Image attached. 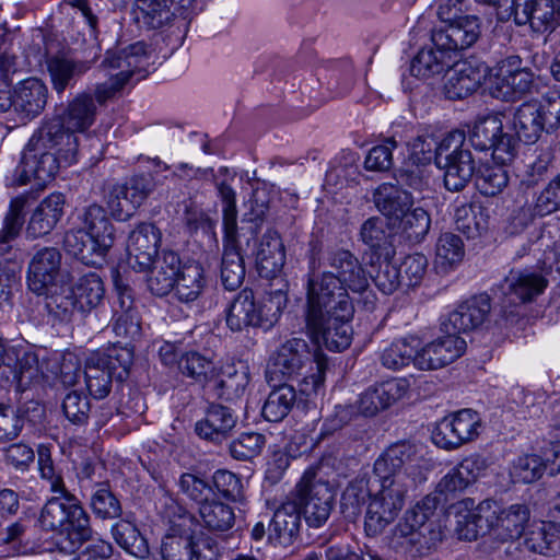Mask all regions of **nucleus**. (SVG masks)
Segmentation results:
<instances>
[{"label":"nucleus","instance_id":"nucleus-52","mask_svg":"<svg viewBox=\"0 0 560 560\" xmlns=\"http://www.w3.org/2000/svg\"><path fill=\"white\" fill-rule=\"evenodd\" d=\"M92 362L106 368L115 380L124 382L130 372L133 362V347L125 345L124 347H114L107 353H93L91 354Z\"/></svg>","mask_w":560,"mask_h":560},{"label":"nucleus","instance_id":"nucleus-49","mask_svg":"<svg viewBox=\"0 0 560 560\" xmlns=\"http://www.w3.org/2000/svg\"><path fill=\"white\" fill-rule=\"evenodd\" d=\"M523 536V545L528 551L544 556L555 552L558 534L550 523L529 521Z\"/></svg>","mask_w":560,"mask_h":560},{"label":"nucleus","instance_id":"nucleus-46","mask_svg":"<svg viewBox=\"0 0 560 560\" xmlns=\"http://www.w3.org/2000/svg\"><path fill=\"white\" fill-rule=\"evenodd\" d=\"M465 256L464 243L457 234L442 233L435 244L434 268L439 273H448L455 269Z\"/></svg>","mask_w":560,"mask_h":560},{"label":"nucleus","instance_id":"nucleus-42","mask_svg":"<svg viewBox=\"0 0 560 560\" xmlns=\"http://www.w3.org/2000/svg\"><path fill=\"white\" fill-rule=\"evenodd\" d=\"M540 107L536 102L523 103L514 113L512 128L518 140L525 143H535L546 131L541 120Z\"/></svg>","mask_w":560,"mask_h":560},{"label":"nucleus","instance_id":"nucleus-14","mask_svg":"<svg viewBox=\"0 0 560 560\" xmlns=\"http://www.w3.org/2000/svg\"><path fill=\"white\" fill-rule=\"evenodd\" d=\"M65 510L57 532L63 538L57 544V548L61 553L73 555L92 538L93 529L90 515L73 493H67Z\"/></svg>","mask_w":560,"mask_h":560},{"label":"nucleus","instance_id":"nucleus-26","mask_svg":"<svg viewBox=\"0 0 560 560\" xmlns=\"http://www.w3.org/2000/svg\"><path fill=\"white\" fill-rule=\"evenodd\" d=\"M408 390L405 378H392L365 389L358 401L357 410L364 417H373L402 398Z\"/></svg>","mask_w":560,"mask_h":560},{"label":"nucleus","instance_id":"nucleus-22","mask_svg":"<svg viewBox=\"0 0 560 560\" xmlns=\"http://www.w3.org/2000/svg\"><path fill=\"white\" fill-rule=\"evenodd\" d=\"M547 285L548 280L538 270L512 269L498 289L511 304H524L540 295Z\"/></svg>","mask_w":560,"mask_h":560},{"label":"nucleus","instance_id":"nucleus-64","mask_svg":"<svg viewBox=\"0 0 560 560\" xmlns=\"http://www.w3.org/2000/svg\"><path fill=\"white\" fill-rule=\"evenodd\" d=\"M266 444V438L258 432H243L230 443V454L237 460H250L258 456Z\"/></svg>","mask_w":560,"mask_h":560},{"label":"nucleus","instance_id":"nucleus-50","mask_svg":"<svg viewBox=\"0 0 560 560\" xmlns=\"http://www.w3.org/2000/svg\"><path fill=\"white\" fill-rule=\"evenodd\" d=\"M48 372L51 374V384L59 381L63 386H73L80 376L81 364L79 358L72 352H48Z\"/></svg>","mask_w":560,"mask_h":560},{"label":"nucleus","instance_id":"nucleus-23","mask_svg":"<svg viewBox=\"0 0 560 560\" xmlns=\"http://www.w3.org/2000/svg\"><path fill=\"white\" fill-rule=\"evenodd\" d=\"M486 69L482 63L454 58L444 83L446 98L463 100L471 95L481 85Z\"/></svg>","mask_w":560,"mask_h":560},{"label":"nucleus","instance_id":"nucleus-11","mask_svg":"<svg viewBox=\"0 0 560 560\" xmlns=\"http://www.w3.org/2000/svg\"><path fill=\"white\" fill-rule=\"evenodd\" d=\"M512 18L516 25L528 24L534 33L545 35V44L560 38V13L553 0H515Z\"/></svg>","mask_w":560,"mask_h":560},{"label":"nucleus","instance_id":"nucleus-5","mask_svg":"<svg viewBox=\"0 0 560 560\" xmlns=\"http://www.w3.org/2000/svg\"><path fill=\"white\" fill-rule=\"evenodd\" d=\"M150 52L143 42H137L124 48L108 49L101 68L107 71L108 80L95 88V98L100 105L112 100L132 77L139 81L149 72Z\"/></svg>","mask_w":560,"mask_h":560},{"label":"nucleus","instance_id":"nucleus-31","mask_svg":"<svg viewBox=\"0 0 560 560\" xmlns=\"http://www.w3.org/2000/svg\"><path fill=\"white\" fill-rule=\"evenodd\" d=\"M180 258L173 250H163L153 260L147 278L148 289L156 296L167 295L182 270Z\"/></svg>","mask_w":560,"mask_h":560},{"label":"nucleus","instance_id":"nucleus-60","mask_svg":"<svg viewBox=\"0 0 560 560\" xmlns=\"http://www.w3.org/2000/svg\"><path fill=\"white\" fill-rule=\"evenodd\" d=\"M398 221L402 235L415 244L423 241L431 226L430 214L421 207L410 209Z\"/></svg>","mask_w":560,"mask_h":560},{"label":"nucleus","instance_id":"nucleus-2","mask_svg":"<svg viewBox=\"0 0 560 560\" xmlns=\"http://www.w3.org/2000/svg\"><path fill=\"white\" fill-rule=\"evenodd\" d=\"M308 247L306 323L318 325L327 314H337L339 318H352L354 307L349 292L334 278L332 273L319 270L320 242L311 240Z\"/></svg>","mask_w":560,"mask_h":560},{"label":"nucleus","instance_id":"nucleus-28","mask_svg":"<svg viewBox=\"0 0 560 560\" xmlns=\"http://www.w3.org/2000/svg\"><path fill=\"white\" fill-rule=\"evenodd\" d=\"M225 322L236 332L249 327H266L259 302L252 289L245 288L234 296L226 310Z\"/></svg>","mask_w":560,"mask_h":560},{"label":"nucleus","instance_id":"nucleus-51","mask_svg":"<svg viewBox=\"0 0 560 560\" xmlns=\"http://www.w3.org/2000/svg\"><path fill=\"white\" fill-rule=\"evenodd\" d=\"M202 524L206 528L213 532H226L235 523V514L232 506L223 503L214 497L198 508Z\"/></svg>","mask_w":560,"mask_h":560},{"label":"nucleus","instance_id":"nucleus-48","mask_svg":"<svg viewBox=\"0 0 560 560\" xmlns=\"http://www.w3.org/2000/svg\"><path fill=\"white\" fill-rule=\"evenodd\" d=\"M162 560H192L194 559V535L190 529L179 530L172 527L163 539L160 547Z\"/></svg>","mask_w":560,"mask_h":560},{"label":"nucleus","instance_id":"nucleus-41","mask_svg":"<svg viewBox=\"0 0 560 560\" xmlns=\"http://www.w3.org/2000/svg\"><path fill=\"white\" fill-rule=\"evenodd\" d=\"M457 231L468 240H476L489 231L490 215L487 208L475 203H463L454 213Z\"/></svg>","mask_w":560,"mask_h":560},{"label":"nucleus","instance_id":"nucleus-24","mask_svg":"<svg viewBox=\"0 0 560 560\" xmlns=\"http://www.w3.org/2000/svg\"><path fill=\"white\" fill-rule=\"evenodd\" d=\"M161 232L152 223L139 224L129 235L128 264L138 271H145L156 258Z\"/></svg>","mask_w":560,"mask_h":560},{"label":"nucleus","instance_id":"nucleus-9","mask_svg":"<svg viewBox=\"0 0 560 560\" xmlns=\"http://www.w3.org/2000/svg\"><path fill=\"white\" fill-rule=\"evenodd\" d=\"M440 154L442 162L438 166L444 170V186L450 191H460L476 173V161L465 143V133L454 130L442 139Z\"/></svg>","mask_w":560,"mask_h":560},{"label":"nucleus","instance_id":"nucleus-36","mask_svg":"<svg viewBox=\"0 0 560 560\" xmlns=\"http://www.w3.org/2000/svg\"><path fill=\"white\" fill-rule=\"evenodd\" d=\"M47 97L48 89L42 80L26 79L15 88V113L21 120H31L44 110Z\"/></svg>","mask_w":560,"mask_h":560},{"label":"nucleus","instance_id":"nucleus-57","mask_svg":"<svg viewBox=\"0 0 560 560\" xmlns=\"http://www.w3.org/2000/svg\"><path fill=\"white\" fill-rule=\"evenodd\" d=\"M545 471L549 472L547 457L532 454L520 456L513 463L510 474L514 482L530 483L541 478Z\"/></svg>","mask_w":560,"mask_h":560},{"label":"nucleus","instance_id":"nucleus-40","mask_svg":"<svg viewBox=\"0 0 560 560\" xmlns=\"http://www.w3.org/2000/svg\"><path fill=\"white\" fill-rule=\"evenodd\" d=\"M135 15L137 22L149 30L175 25L176 13L171 0H135Z\"/></svg>","mask_w":560,"mask_h":560},{"label":"nucleus","instance_id":"nucleus-8","mask_svg":"<svg viewBox=\"0 0 560 560\" xmlns=\"http://www.w3.org/2000/svg\"><path fill=\"white\" fill-rule=\"evenodd\" d=\"M483 520L488 523L490 540L503 545L518 540L530 521V509L525 503L503 505L497 500L485 499L481 501Z\"/></svg>","mask_w":560,"mask_h":560},{"label":"nucleus","instance_id":"nucleus-55","mask_svg":"<svg viewBox=\"0 0 560 560\" xmlns=\"http://www.w3.org/2000/svg\"><path fill=\"white\" fill-rule=\"evenodd\" d=\"M503 122L497 115L479 117L470 131L469 141L479 151H489L501 132Z\"/></svg>","mask_w":560,"mask_h":560},{"label":"nucleus","instance_id":"nucleus-15","mask_svg":"<svg viewBox=\"0 0 560 560\" xmlns=\"http://www.w3.org/2000/svg\"><path fill=\"white\" fill-rule=\"evenodd\" d=\"M62 255L57 247L36 249L27 267V287L37 295H48L62 281Z\"/></svg>","mask_w":560,"mask_h":560},{"label":"nucleus","instance_id":"nucleus-44","mask_svg":"<svg viewBox=\"0 0 560 560\" xmlns=\"http://www.w3.org/2000/svg\"><path fill=\"white\" fill-rule=\"evenodd\" d=\"M248 383L249 378L246 372L229 366L220 373L215 372V376L207 389L217 398L232 401L244 395Z\"/></svg>","mask_w":560,"mask_h":560},{"label":"nucleus","instance_id":"nucleus-7","mask_svg":"<svg viewBox=\"0 0 560 560\" xmlns=\"http://www.w3.org/2000/svg\"><path fill=\"white\" fill-rule=\"evenodd\" d=\"M375 483L364 515V532L369 537L382 535L398 517L409 491L408 482L395 478L375 477Z\"/></svg>","mask_w":560,"mask_h":560},{"label":"nucleus","instance_id":"nucleus-27","mask_svg":"<svg viewBox=\"0 0 560 560\" xmlns=\"http://www.w3.org/2000/svg\"><path fill=\"white\" fill-rule=\"evenodd\" d=\"M301 509L295 500H287L273 513L268 524V541L278 547H289L299 538Z\"/></svg>","mask_w":560,"mask_h":560},{"label":"nucleus","instance_id":"nucleus-53","mask_svg":"<svg viewBox=\"0 0 560 560\" xmlns=\"http://www.w3.org/2000/svg\"><path fill=\"white\" fill-rule=\"evenodd\" d=\"M178 369L185 376L205 388H208L217 372L214 363L197 351L183 353L178 360Z\"/></svg>","mask_w":560,"mask_h":560},{"label":"nucleus","instance_id":"nucleus-56","mask_svg":"<svg viewBox=\"0 0 560 560\" xmlns=\"http://www.w3.org/2000/svg\"><path fill=\"white\" fill-rule=\"evenodd\" d=\"M90 505L95 516L102 520L117 518L122 513L119 500L106 482L96 485L91 495Z\"/></svg>","mask_w":560,"mask_h":560},{"label":"nucleus","instance_id":"nucleus-62","mask_svg":"<svg viewBox=\"0 0 560 560\" xmlns=\"http://www.w3.org/2000/svg\"><path fill=\"white\" fill-rule=\"evenodd\" d=\"M276 281L277 288L275 290L270 289L266 291V298L261 303L259 302V307L261 310V315H264L266 327H271L278 322L288 302L285 290L287 283L282 277H279Z\"/></svg>","mask_w":560,"mask_h":560},{"label":"nucleus","instance_id":"nucleus-21","mask_svg":"<svg viewBox=\"0 0 560 560\" xmlns=\"http://www.w3.org/2000/svg\"><path fill=\"white\" fill-rule=\"evenodd\" d=\"M491 311V300L488 294H479L459 304L441 323L443 332L460 336L477 329L488 318Z\"/></svg>","mask_w":560,"mask_h":560},{"label":"nucleus","instance_id":"nucleus-45","mask_svg":"<svg viewBox=\"0 0 560 560\" xmlns=\"http://www.w3.org/2000/svg\"><path fill=\"white\" fill-rule=\"evenodd\" d=\"M72 293L77 298V308H79V313H90L104 302V282L96 272H89L80 277L72 288Z\"/></svg>","mask_w":560,"mask_h":560},{"label":"nucleus","instance_id":"nucleus-33","mask_svg":"<svg viewBox=\"0 0 560 560\" xmlns=\"http://www.w3.org/2000/svg\"><path fill=\"white\" fill-rule=\"evenodd\" d=\"M442 504V498L436 493H429L412 508L406 511L404 517L394 528V535L401 538H410L411 542H416L415 536L427 523L435 516L438 508Z\"/></svg>","mask_w":560,"mask_h":560},{"label":"nucleus","instance_id":"nucleus-35","mask_svg":"<svg viewBox=\"0 0 560 560\" xmlns=\"http://www.w3.org/2000/svg\"><path fill=\"white\" fill-rule=\"evenodd\" d=\"M95 54L90 60H72L66 57L52 56L47 59V71L54 90L61 94L72 82L83 73H85L92 63L100 57L101 47L95 45Z\"/></svg>","mask_w":560,"mask_h":560},{"label":"nucleus","instance_id":"nucleus-6","mask_svg":"<svg viewBox=\"0 0 560 560\" xmlns=\"http://www.w3.org/2000/svg\"><path fill=\"white\" fill-rule=\"evenodd\" d=\"M220 199L223 203V250L220 279L224 289H238L246 275L244 249L237 236V210L235 191L225 183L219 184Z\"/></svg>","mask_w":560,"mask_h":560},{"label":"nucleus","instance_id":"nucleus-61","mask_svg":"<svg viewBox=\"0 0 560 560\" xmlns=\"http://www.w3.org/2000/svg\"><path fill=\"white\" fill-rule=\"evenodd\" d=\"M416 354L415 347L407 339H398L382 351L380 360L384 368L397 371L411 362L415 364Z\"/></svg>","mask_w":560,"mask_h":560},{"label":"nucleus","instance_id":"nucleus-19","mask_svg":"<svg viewBox=\"0 0 560 560\" xmlns=\"http://www.w3.org/2000/svg\"><path fill=\"white\" fill-rule=\"evenodd\" d=\"M480 34V19L476 15H467L452 24L435 26L431 33V40L433 45L448 50L456 58L459 51L471 47Z\"/></svg>","mask_w":560,"mask_h":560},{"label":"nucleus","instance_id":"nucleus-4","mask_svg":"<svg viewBox=\"0 0 560 560\" xmlns=\"http://www.w3.org/2000/svg\"><path fill=\"white\" fill-rule=\"evenodd\" d=\"M80 225L66 232L63 248L86 266H102L114 245V226L103 207L93 203L79 214Z\"/></svg>","mask_w":560,"mask_h":560},{"label":"nucleus","instance_id":"nucleus-37","mask_svg":"<svg viewBox=\"0 0 560 560\" xmlns=\"http://www.w3.org/2000/svg\"><path fill=\"white\" fill-rule=\"evenodd\" d=\"M373 201L384 217L396 222L412 208L413 196L398 185L383 183L374 190Z\"/></svg>","mask_w":560,"mask_h":560},{"label":"nucleus","instance_id":"nucleus-59","mask_svg":"<svg viewBox=\"0 0 560 560\" xmlns=\"http://www.w3.org/2000/svg\"><path fill=\"white\" fill-rule=\"evenodd\" d=\"M84 377L86 388L95 399H103L109 394L113 378H115L106 368L97 362H92L91 355L85 363Z\"/></svg>","mask_w":560,"mask_h":560},{"label":"nucleus","instance_id":"nucleus-10","mask_svg":"<svg viewBox=\"0 0 560 560\" xmlns=\"http://www.w3.org/2000/svg\"><path fill=\"white\" fill-rule=\"evenodd\" d=\"M294 499L301 509L305 523L313 528H320L328 521L334 502V492L329 483L317 478L315 469H307L296 485Z\"/></svg>","mask_w":560,"mask_h":560},{"label":"nucleus","instance_id":"nucleus-30","mask_svg":"<svg viewBox=\"0 0 560 560\" xmlns=\"http://www.w3.org/2000/svg\"><path fill=\"white\" fill-rule=\"evenodd\" d=\"M285 264V248L280 234L267 230L260 238L256 252V268L261 278L277 280Z\"/></svg>","mask_w":560,"mask_h":560},{"label":"nucleus","instance_id":"nucleus-3","mask_svg":"<svg viewBox=\"0 0 560 560\" xmlns=\"http://www.w3.org/2000/svg\"><path fill=\"white\" fill-rule=\"evenodd\" d=\"M328 358L311 351L306 340L292 338L281 343L269 359L266 380L268 384L287 382L302 377L305 385L317 392L325 382Z\"/></svg>","mask_w":560,"mask_h":560},{"label":"nucleus","instance_id":"nucleus-63","mask_svg":"<svg viewBox=\"0 0 560 560\" xmlns=\"http://www.w3.org/2000/svg\"><path fill=\"white\" fill-rule=\"evenodd\" d=\"M38 470L50 492L56 495L71 493L63 481L62 470L54 464L49 448L43 445L38 448Z\"/></svg>","mask_w":560,"mask_h":560},{"label":"nucleus","instance_id":"nucleus-12","mask_svg":"<svg viewBox=\"0 0 560 560\" xmlns=\"http://www.w3.org/2000/svg\"><path fill=\"white\" fill-rule=\"evenodd\" d=\"M482 420L472 409H462L443 418L432 433L435 445L445 450H455L479 436Z\"/></svg>","mask_w":560,"mask_h":560},{"label":"nucleus","instance_id":"nucleus-16","mask_svg":"<svg viewBox=\"0 0 560 560\" xmlns=\"http://www.w3.org/2000/svg\"><path fill=\"white\" fill-rule=\"evenodd\" d=\"M15 354L13 368L16 389L21 394L38 392L46 384H51V374L48 372V351L32 349H12Z\"/></svg>","mask_w":560,"mask_h":560},{"label":"nucleus","instance_id":"nucleus-29","mask_svg":"<svg viewBox=\"0 0 560 560\" xmlns=\"http://www.w3.org/2000/svg\"><path fill=\"white\" fill-rule=\"evenodd\" d=\"M351 318H339L337 314L324 315L318 325L306 323V327L316 343L331 351H342L351 345Z\"/></svg>","mask_w":560,"mask_h":560},{"label":"nucleus","instance_id":"nucleus-39","mask_svg":"<svg viewBox=\"0 0 560 560\" xmlns=\"http://www.w3.org/2000/svg\"><path fill=\"white\" fill-rule=\"evenodd\" d=\"M393 235L382 217L366 219L360 229V240L370 247L377 258H393L395 248L392 242Z\"/></svg>","mask_w":560,"mask_h":560},{"label":"nucleus","instance_id":"nucleus-47","mask_svg":"<svg viewBox=\"0 0 560 560\" xmlns=\"http://www.w3.org/2000/svg\"><path fill=\"white\" fill-rule=\"evenodd\" d=\"M207 280L199 264L184 265L174 285L175 296L179 302L191 303L202 293Z\"/></svg>","mask_w":560,"mask_h":560},{"label":"nucleus","instance_id":"nucleus-38","mask_svg":"<svg viewBox=\"0 0 560 560\" xmlns=\"http://www.w3.org/2000/svg\"><path fill=\"white\" fill-rule=\"evenodd\" d=\"M454 57L444 48L424 47L418 51L412 58L409 72L412 77L418 79H429L440 75L453 63Z\"/></svg>","mask_w":560,"mask_h":560},{"label":"nucleus","instance_id":"nucleus-20","mask_svg":"<svg viewBox=\"0 0 560 560\" xmlns=\"http://www.w3.org/2000/svg\"><path fill=\"white\" fill-rule=\"evenodd\" d=\"M466 348L467 343L463 337L444 332L417 351L415 366L422 371L444 368L460 358Z\"/></svg>","mask_w":560,"mask_h":560},{"label":"nucleus","instance_id":"nucleus-58","mask_svg":"<svg viewBox=\"0 0 560 560\" xmlns=\"http://www.w3.org/2000/svg\"><path fill=\"white\" fill-rule=\"evenodd\" d=\"M375 480L372 482L368 474H360L351 481L342 492L341 506L346 510H351L354 514L359 508L365 502V499L371 500V492L374 491Z\"/></svg>","mask_w":560,"mask_h":560},{"label":"nucleus","instance_id":"nucleus-43","mask_svg":"<svg viewBox=\"0 0 560 560\" xmlns=\"http://www.w3.org/2000/svg\"><path fill=\"white\" fill-rule=\"evenodd\" d=\"M272 390L269 393L261 409L262 417L269 422L282 421L296 402V390L287 382L269 384Z\"/></svg>","mask_w":560,"mask_h":560},{"label":"nucleus","instance_id":"nucleus-54","mask_svg":"<svg viewBox=\"0 0 560 560\" xmlns=\"http://www.w3.org/2000/svg\"><path fill=\"white\" fill-rule=\"evenodd\" d=\"M112 534L115 541L128 553L140 559L149 556V545L132 523L124 520L117 522L112 528Z\"/></svg>","mask_w":560,"mask_h":560},{"label":"nucleus","instance_id":"nucleus-34","mask_svg":"<svg viewBox=\"0 0 560 560\" xmlns=\"http://www.w3.org/2000/svg\"><path fill=\"white\" fill-rule=\"evenodd\" d=\"M96 105L91 94L80 93L71 102L61 115L50 120H58L67 135L75 136L74 132H83L95 121Z\"/></svg>","mask_w":560,"mask_h":560},{"label":"nucleus","instance_id":"nucleus-13","mask_svg":"<svg viewBox=\"0 0 560 560\" xmlns=\"http://www.w3.org/2000/svg\"><path fill=\"white\" fill-rule=\"evenodd\" d=\"M422 460L421 447L410 440L395 442L387 446L373 465L374 477L395 478L408 481L410 471Z\"/></svg>","mask_w":560,"mask_h":560},{"label":"nucleus","instance_id":"nucleus-17","mask_svg":"<svg viewBox=\"0 0 560 560\" xmlns=\"http://www.w3.org/2000/svg\"><path fill=\"white\" fill-rule=\"evenodd\" d=\"M534 78L532 70L523 65L522 58L512 55L498 63L491 90L495 91L499 97L514 100L532 91Z\"/></svg>","mask_w":560,"mask_h":560},{"label":"nucleus","instance_id":"nucleus-25","mask_svg":"<svg viewBox=\"0 0 560 560\" xmlns=\"http://www.w3.org/2000/svg\"><path fill=\"white\" fill-rule=\"evenodd\" d=\"M237 421L238 417L232 408L212 402L206 409L205 417L196 422L195 432L202 440L221 444L231 436Z\"/></svg>","mask_w":560,"mask_h":560},{"label":"nucleus","instance_id":"nucleus-18","mask_svg":"<svg viewBox=\"0 0 560 560\" xmlns=\"http://www.w3.org/2000/svg\"><path fill=\"white\" fill-rule=\"evenodd\" d=\"M324 260L329 268L327 271L332 273L346 291L362 294L369 289V273L349 249H330L326 253Z\"/></svg>","mask_w":560,"mask_h":560},{"label":"nucleus","instance_id":"nucleus-1","mask_svg":"<svg viewBox=\"0 0 560 560\" xmlns=\"http://www.w3.org/2000/svg\"><path fill=\"white\" fill-rule=\"evenodd\" d=\"M77 136L67 135L60 121L47 120L32 136L20 163L5 175L4 184L18 187L34 179L36 190H43L62 164L77 161Z\"/></svg>","mask_w":560,"mask_h":560},{"label":"nucleus","instance_id":"nucleus-32","mask_svg":"<svg viewBox=\"0 0 560 560\" xmlns=\"http://www.w3.org/2000/svg\"><path fill=\"white\" fill-rule=\"evenodd\" d=\"M65 203L66 199L61 192H52L43 199L28 220L27 236L38 238L48 235L61 220Z\"/></svg>","mask_w":560,"mask_h":560}]
</instances>
